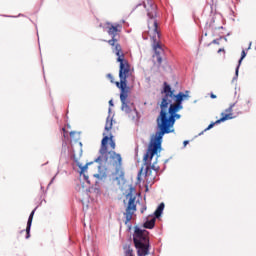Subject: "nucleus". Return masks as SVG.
<instances>
[{
	"label": "nucleus",
	"mask_w": 256,
	"mask_h": 256,
	"mask_svg": "<svg viewBox=\"0 0 256 256\" xmlns=\"http://www.w3.org/2000/svg\"><path fill=\"white\" fill-rule=\"evenodd\" d=\"M149 7L147 8V4L144 2V7L147 9L148 13V31L147 34L149 35L152 41V47L156 53V55H161L163 51V47H161V34H159V26L157 24V5L149 2L147 0Z\"/></svg>",
	"instance_id": "4"
},
{
	"label": "nucleus",
	"mask_w": 256,
	"mask_h": 256,
	"mask_svg": "<svg viewBox=\"0 0 256 256\" xmlns=\"http://www.w3.org/2000/svg\"><path fill=\"white\" fill-rule=\"evenodd\" d=\"M35 216V210L30 213L26 227V239L31 237V225L33 224V217Z\"/></svg>",
	"instance_id": "10"
},
{
	"label": "nucleus",
	"mask_w": 256,
	"mask_h": 256,
	"mask_svg": "<svg viewBox=\"0 0 256 256\" xmlns=\"http://www.w3.org/2000/svg\"><path fill=\"white\" fill-rule=\"evenodd\" d=\"M155 221H157V218L153 217L150 220H147L144 223V228L145 229H153V227H155Z\"/></svg>",
	"instance_id": "12"
},
{
	"label": "nucleus",
	"mask_w": 256,
	"mask_h": 256,
	"mask_svg": "<svg viewBox=\"0 0 256 256\" xmlns=\"http://www.w3.org/2000/svg\"><path fill=\"white\" fill-rule=\"evenodd\" d=\"M234 107L235 104L230 105L229 108H227L224 112L221 113V118L209 124V126L204 131H209V129H213L215 125H219V123H224V121L235 119V116H233Z\"/></svg>",
	"instance_id": "6"
},
{
	"label": "nucleus",
	"mask_w": 256,
	"mask_h": 256,
	"mask_svg": "<svg viewBox=\"0 0 256 256\" xmlns=\"http://www.w3.org/2000/svg\"><path fill=\"white\" fill-rule=\"evenodd\" d=\"M84 179L87 183H91V181H89V177H87L85 174H84Z\"/></svg>",
	"instance_id": "22"
},
{
	"label": "nucleus",
	"mask_w": 256,
	"mask_h": 256,
	"mask_svg": "<svg viewBox=\"0 0 256 256\" xmlns=\"http://www.w3.org/2000/svg\"><path fill=\"white\" fill-rule=\"evenodd\" d=\"M121 29H123V26H121V24H108V35L112 36V39L109 40L108 43L109 45H111V47H116L117 45H119L115 37H117L118 33H121ZM114 53H115V48H114Z\"/></svg>",
	"instance_id": "8"
},
{
	"label": "nucleus",
	"mask_w": 256,
	"mask_h": 256,
	"mask_svg": "<svg viewBox=\"0 0 256 256\" xmlns=\"http://www.w3.org/2000/svg\"><path fill=\"white\" fill-rule=\"evenodd\" d=\"M133 241L138 256L149 255V231L136 227L133 234Z\"/></svg>",
	"instance_id": "5"
},
{
	"label": "nucleus",
	"mask_w": 256,
	"mask_h": 256,
	"mask_svg": "<svg viewBox=\"0 0 256 256\" xmlns=\"http://www.w3.org/2000/svg\"><path fill=\"white\" fill-rule=\"evenodd\" d=\"M115 54L117 55V62L119 66V79L120 82H115L116 87L120 90V101L122 103V110L129 109L128 101L129 95L131 94V87L127 85V79H130L132 83H135V75L129 61L125 59V54L121 48V44H116Z\"/></svg>",
	"instance_id": "3"
},
{
	"label": "nucleus",
	"mask_w": 256,
	"mask_h": 256,
	"mask_svg": "<svg viewBox=\"0 0 256 256\" xmlns=\"http://www.w3.org/2000/svg\"><path fill=\"white\" fill-rule=\"evenodd\" d=\"M163 209H165V203H160V205L157 207V209L154 212L155 219H159V217L163 215Z\"/></svg>",
	"instance_id": "11"
},
{
	"label": "nucleus",
	"mask_w": 256,
	"mask_h": 256,
	"mask_svg": "<svg viewBox=\"0 0 256 256\" xmlns=\"http://www.w3.org/2000/svg\"><path fill=\"white\" fill-rule=\"evenodd\" d=\"M157 62L158 63H162L163 62V59H161V56L158 55V58H157Z\"/></svg>",
	"instance_id": "20"
},
{
	"label": "nucleus",
	"mask_w": 256,
	"mask_h": 256,
	"mask_svg": "<svg viewBox=\"0 0 256 256\" xmlns=\"http://www.w3.org/2000/svg\"><path fill=\"white\" fill-rule=\"evenodd\" d=\"M109 105H113V100H110V101H109Z\"/></svg>",
	"instance_id": "25"
},
{
	"label": "nucleus",
	"mask_w": 256,
	"mask_h": 256,
	"mask_svg": "<svg viewBox=\"0 0 256 256\" xmlns=\"http://www.w3.org/2000/svg\"><path fill=\"white\" fill-rule=\"evenodd\" d=\"M210 97H211V99H217V95H215L213 93H210Z\"/></svg>",
	"instance_id": "19"
},
{
	"label": "nucleus",
	"mask_w": 256,
	"mask_h": 256,
	"mask_svg": "<svg viewBox=\"0 0 256 256\" xmlns=\"http://www.w3.org/2000/svg\"><path fill=\"white\" fill-rule=\"evenodd\" d=\"M222 52H225V49L220 48V49L218 50V53H222Z\"/></svg>",
	"instance_id": "24"
},
{
	"label": "nucleus",
	"mask_w": 256,
	"mask_h": 256,
	"mask_svg": "<svg viewBox=\"0 0 256 256\" xmlns=\"http://www.w3.org/2000/svg\"><path fill=\"white\" fill-rule=\"evenodd\" d=\"M111 129H113V118L108 116L106 119L105 132L103 133V137H110V135H112Z\"/></svg>",
	"instance_id": "9"
},
{
	"label": "nucleus",
	"mask_w": 256,
	"mask_h": 256,
	"mask_svg": "<svg viewBox=\"0 0 256 256\" xmlns=\"http://www.w3.org/2000/svg\"><path fill=\"white\" fill-rule=\"evenodd\" d=\"M110 145L112 150H115L116 144L113 139V134L103 137L101 141V147L99 150V157L95 159V163H104L105 171H99V173L94 174L96 179L103 181L107 179V171L112 172L114 181H117L118 185L121 184V181H125V171L123 170V157L121 154L115 151H109L107 145Z\"/></svg>",
	"instance_id": "2"
},
{
	"label": "nucleus",
	"mask_w": 256,
	"mask_h": 256,
	"mask_svg": "<svg viewBox=\"0 0 256 256\" xmlns=\"http://www.w3.org/2000/svg\"><path fill=\"white\" fill-rule=\"evenodd\" d=\"M125 255H126V256H135V255L133 254V249H131V247H128V249H127L126 252H125Z\"/></svg>",
	"instance_id": "14"
},
{
	"label": "nucleus",
	"mask_w": 256,
	"mask_h": 256,
	"mask_svg": "<svg viewBox=\"0 0 256 256\" xmlns=\"http://www.w3.org/2000/svg\"><path fill=\"white\" fill-rule=\"evenodd\" d=\"M62 131H63V133H64L63 136H64V137H67V130H65V128H62Z\"/></svg>",
	"instance_id": "21"
},
{
	"label": "nucleus",
	"mask_w": 256,
	"mask_h": 256,
	"mask_svg": "<svg viewBox=\"0 0 256 256\" xmlns=\"http://www.w3.org/2000/svg\"><path fill=\"white\" fill-rule=\"evenodd\" d=\"M163 90L161 91L162 99L159 103L160 113L156 119L158 131L152 135L146 154L143 157V166L140 169L137 179L141 181V175H144L148 184L154 183L159 166L157 161L153 163V157L161 151V143H163V136L169 133H173V127L177 119H181L179 111L183 109V101L189 99V91L185 93L179 92L175 94V90L171 88L167 82L163 84Z\"/></svg>",
	"instance_id": "1"
},
{
	"label": "nucleus",
	"mask_w": 256,
	"mask_h": 256,
	"mask_svg": "<svg viewBox=\"0 0 256 256\" xmlns=\"http://www.w3.org/2000/svg\"><path fill=\"white\" fill-rule=\"evenodd\" d=\"M107 79H109L111 83H115V78L113 77V74H107Z\"/></svg>",
	"instance_id": "16"
},
{
	"label": "nucleus",
	"mask_w": 256,
	"mask_h": 256,
	"mask_svg": "<svg viewBox=\"0 0 256 256\" xmlns=\"http://www.w3.org/2000/svg\"><path fill=\"white\" fill-rule=\"evenodd\" d=\"M219 41H221V38H220V39H215V40H213L212 43H213L214 45H219Z\"/></svg>",
	"instance_id": "17"
},
{
	"label": "nucleus",
	"mask_w": 256,
	"mask_h": 256,
	"mask_svg": "<svg viewBox=\"0 0 256 256\" xmlns=\"http://www.w3.org/2000/svg\"><path fill=\"white\" fill-rule=\"evenodd\" d=\"M79 167L81 169L80 174L83 175V173H85L87 171V164L84 166L79 165Z\"/></svg>",
	"instance_id": "15"
},
{
	"label": "nucleus",
	"mask_w": 256,
	"mask_h": 256,
	"mask_svg": "<svg viewBox=\"0 0 256 256\" xmlns=\"http://www.w3.org/2000/svg\"><path fill=\"white\" fill-rule=\"evenodd\" d=\"M204 132H205V131L201 132L199 135H203Z\"/></svg>",
	"instance_id": "26"
},
{
	"label": "nucleus",
	"mask_w": 256,
	"mask_h": 256,
	"mask_svg": "<svg viewBox=\"0 0 256 256\" xmlns=\"http://www.w3.org/2000/svg\"><path fill=\"white\" fill-rule=\"evenodd\" d=\"M183 143H184V147H187V145H189V141H187V140L184 141Z\"/></svg>",
	"instance_id": "23"
},
{
	"label": "nucleus",
	"mask_w": 256,
	"mask_h": 256,
	"mask_svg": "<svg viewBox=\"0 0 256 256\" xmlns=\"http://www.w3.org/2000/svg\"><path fill=\"white\" fill-rule=\"evenodd\" d=\"M75 135H77V132H70V137L72 139H75Z\"/></svg>",
	"instance_id": "18"
},
{
	"label": "nucleus",
	"mask_w": 256,
	"mask_h": 256,
	"mask_svg": "<svg viewBox=\"0 0 256 256\" xmlns=\"http://www.w3.org/2000/svg\"><path fill=\"white\" fill-rule=\"evenodd\" d=\"M244 57H247V53L245 52V50H242V52H241V58H240V60H239V62H238V66H237V68H236V75L239 74V67H241V63L243 62V58H244Z\"/></svg>",
	"instance_id": "13"
},
{
	"label": "nucleus",
	"mask_w": 256,
	"mask_h": 256,
	"mask_svg": "<svg viewBox=\"0 0 256 256\" xmlns=\"http://www.w3.org/2000/svg\"><path fill=\"white\" fill-rule=\"evenodd\" d=\"M127 197H129L128 205L126 208V212L124 213L125 216V225L133 219V215H135V211H137V204H135V196L128 194Z\"/></svg>",
	"instance_id": "7"
}]
</instances>
